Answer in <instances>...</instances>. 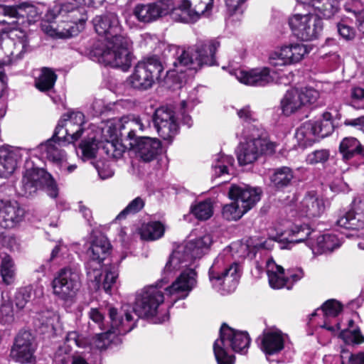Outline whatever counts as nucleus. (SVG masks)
Listing matches in <instances>:
<instances>
[{
    "mask_svg": "<svg viewBox=\"0 0 364 364\" xmlns=\"http://www.w3.org/2000/svg\"><path fill=\"white\" fill-rule=\"evenodd\" d=\"M341 364H364V351L358 353H350L343 350L341 353Z\"/></svg>",
    "mask_w": 364,
    "mask_h": 364,
    "instance_id": "obj_61",
    "label": "nucleus"
},
{
    "mask_svg": "<svg viewBox=\"0 0 364 364\" xmlns=\"http://www.w3.org/2000/svg\"><path fill=\"white\" fill-rule=\"evenodd\" d=\"M230 73L241 83L250 86H265L273 81L268 68H258L250 70L235 69Z\"/></svg>",
    "mask_w": 364,
    "mask_h": 364,
    "instance_id": "obj_24",
    "label": "nucleus"
},
{
    "mask_svg": "<svg viewBox=\"0 0 364 364\" xmlns=\"http://www.w3.org/2000/svg\"><path fill=\"white\" fill-rule=\"evenodd\" d=\"M294 178L292 170L287 166L276 168L270 177L272 183L277 188L289 186Z\"/></svg>",
    "mask_w": 364,
    "mask_h": 364,
    "instance_id": "obj_47",
    "label": "nucleus"
},
{
    "mask_svg": "<svg viewBox=\"0 0 364 364\" xmlns=\"http://www.w3.org/2000/svg\"><path fill=\"white\" fill-rule=\"evenodd\" d=\"M31 297V289L29 287L20 289L15 294L14 302L16 306L23 309Z\"/></svg>",
    "mask_w": 364,
    "mask_h": 364,
    "instance_id": "obj_60",
    "label": "nucleus"
},
{
    "mask_svg": "<svg viewBox=\"0 0 364 364\" xmlns=\"http://www.w3.org/2000/svg\"><path fill=\"white\" fill-rule=\"evenodd\" d=\"M53 294L60 299H73L80 288L78 274L70 268L61 269L52 282Z\"/></svg>",
    "mask_w": 364,
    "mask_h": 364,
    "instance_id": "obj_15",
    "label": "nucleus"
},
{
    "mask_svg": "<svg viewBox=\"0 0 364 364\" xmlns=\"http://www.w3.org/2000/svg\"><path fill=\"white\" fill-rule=\"evenodd\" d=\"M196 284V272L193 269H186L166 290L170 295H176L178 299H185Z\"/></svg>",
    "mask_w": 364,
    "mask_h": 364,
    "instance_id": "obj_27",
    "label": "nucleus"
},
{
    "mask_svg": "<svg viewBox=\"0 0 364 364\" xmlns=\"http://www.w3.org/2000/svg\"><path fill=\"white\" fill-rule=\"evenodd\" d=\"M186 4V3L184 0L177 8H174L173 4V9L170 11L169 14H171V18L174 21L188 23L196 21L200 17L196 14H194V11L190 6Z\"/></svg>",
    "mask_w": 364,
    "mask_h": 364,
    "instance_id": "obj_45",
    "label": "nucleus"
},
{
    "mask_svg": "<svg viewBox=\"0 0 364 364\" xmlns=\"http://www.w3.org/2000/svg\"><path fill=\"white\" fill-rule=\"evenodd\" d=\"M237 113L239 118L243 120L242 127L239 129L237 132H243L249 125L251 127H262L258 123H252L255 122V118L254 113L250 110L249 106L238 109Z\"/></svg>",
    "mask_w": 364,
    "mask_h": 364,
    "instance_id": "obj_55",
    "label": "nucleus"
},
{
    "mask_svg": "<svg viewBox=\"0 0 364 364\" xmlns=\"http://www.w3.org/2000/svg\"><path fill=\"white\" fill-rule=\"evenodd\" d=\"M0 187V193L3 191ZM25 210L16 200L4 198L0 195V226L12 228L24 218Z\"/></svg>",
    "mask_w": 364,
    "mask_h": 364,
    "instance_id": "obj_20",
    "label": "nucleus"
},
{
    "mask_svg": "<svg viewBox=\"0 0 364 364\" xmlns=\"http://www.w3.org/2000/svg\"><path fill=\"white\" fill-rule=\"evenodd\" d=\"M266 272L268 276L269 284L272 289H279L283 287L291 289L288 284V278L284 268L275 263L272 259H267L265 262Z\"/></svg>",
    "mask_w": 364,
    "mask_h": 364,
    "instance_id": "obj_34",
    "label": "nucleus"
},
{
    "mask_svg": "<svg viewBox=\"0 0 364 364\" xmlns=\"http://www.w3.org/2000/svg\"><path fill=\"white\" fill-rule=\"evenodd\" d=\"M97 148V141L95 137H90L82 140L79 146L82 159L87 160L94 158Z\"/></svg>",
    "mask_w": 364,
    "mask_h": 364,
    "instance_id": "obj_52",
    "label": "nucleus"
},
{
    "mask_svg": "<svg viewBox=\"0 0 364 364\" xmlns=\"http://www.w3.org/2000/svg\"><path fill=\"white\" fill-rule=\"evenodd\" d=\"M30 50L28 38L22 30L0 33V68L21 59Z\"/></svg>",
    "mask_w": 364,
    "mask_h": 364,
    "instance_id": "obj_8",
    "label": "nucleus"
},
{
    "mask_svg": "<svg viewBox=\"0 0 364 364\" xmlns=\"http://www.w3.org/2000/svg\"><path fill=\"white\" fill-rule=\"evenodd\" d=\"M164 67L156 56L139 62L129 77V83L135 89L145 90L161 80Z\"/></svg>",
    "mask_w": 364,
    "mask_h": 364,
    "instance_id": "obj_9",
    "label": "nucleus"
},
{
    "mask_svg": "<svg viewBox=\"0 0 364 364\" xmlns=\"http://www.w3.org/2000/svg\"><path fill=\"white\" fill-rule=\"evenodd\" d=\"M341 240L333 234L313 235L306 242L314 255L331 252L341 246Z\"/></svg>",
    "mask_w": 364,
    "mask_h": 364,
    "instance_id": "obj_31",
    "label": "nucleus"
},
{
    "mask_svg": "<svg viewBox=\"0 0 364 364\" xmlns=\"http://www.w3.org/2000/svg\"><path fill=\"white\" fill-rule=\"evenodd\" d=\"M349 105L355 109H364V89L360 87H354L350 89Z\"/></svg>",
    "mask_w": 364,
    "mask_h": 364,
    "instance_id": "obj_58",
    "label": "nucleus"
},
{
    "mask_svg": "<svg viewBox=\"0 0 364 364\" xmlns=\"http://www.w3.org/2000/svg\"><path fill=\"white\" fill-rule=\"evenodd\" d=\"M57 75L54 71L48 68H43L36 79V87L41 92L50 91L54 87Z\"/></svg>",
    "mask_w": 364,
    "mask_h": 364,
    "instance_id": "obj_44",
    "label": "nucleus"
},
{
    "mask_svg": "<svg viewBox=\"0 0 364 364\" xmlns=\"http://www.w3.org/2000/svg\"><path fill=\"white\" fill-rule=\"evenodd\" d=\"M236 250L240 257L255 255V247L247 243L232 244L224 249L215 259L209 269V280L213 288L224 293L233 291L239 282L241 269L237 263L232 262V250Z\"/></svg>",
    "mask_w": 364,
    "mask_h": 364,
    "instance_id": "obj_3",
    "label": "nucleus"
},
{
    "mask_svg": "<svg viewBox=\"0 0 364 364\" xmlns=\"http://www.w3.org/2000/svg\"><path fill=\"white\" fill-rule=\"evenodd\" d=\"M188 5L193 9L194 14L200 16L205 12L212 9L213 0H184Z\"/></svg>",
    "mask_w": 364,
    "mask_h": 364,
    "instance_id": "obj_54",
    "label": "nucleus"
},
{
    "mask_svg": "<svg viewBox=\"0 0 364 364\" xmlns=\"http://www.w3.org/2000/svg\"><path fill=\"white\" fill-rule=\"evenodd\" d=\"M338 31L341 36H342L346 40H351L355 36L354 29L343 23H339L338 24Z\"/></svg>",
    "mask_w": 364,
    "mask_h": 364,
    "instance_id": "obj_64",
    "label": "nucleus"
},
{
    "mask_svg": "<svg viewBox=\"0 0 364 364\" xmlns=\"http://www.w3.org/2000/svg\"><path fill=\"white\" fill-rule=\"evenodd\" d=\"M339 151L343 159L350 160L355 156L364 159V146L355 137H346L340 143Z\"/></svg>",
    "mask_w": 364,
    "mask_h": 364,
    "instance_id": "obj_38",
    "label": "nucleus"
},
{
    "mask_svg": "<svg viewBox=\"0 0 364 364\" xmlns=\"http://www.w3.org/2000/svg\"><path fill=\"white\" fill-rule=\"evenodd\" d=\"M247 213L237 200H233L230 204L224 205L223 208V217L227 220H237Z\"/></svg>",
    "mask_w": 364,
    "mask_h": 364,
    "instance_id": "obj_50",
    "label": "nucleus"
},
{
    "mask_svg": "<svg viewBox=\"0 0 364 364\" xmlns=\"http://www.w3.org/2000/svg\"><path fill=\"white\" fill-rule=\"evenodd\" d=\"M42 11L29 1H26L17 6L0 4V16L16 18L18 21L27 19L28 23L36 22L40 18Z\"/></svg>",
    "mask_w": 364,
    "mask_h": 364,
    "instance_id": "obj_23",
    "label": "nucleus"
},
{
    "mask_svg": "<svg viewBox=\"0 0 364 364\" xmlns=\"http://www.w3.org/2000/svg\"><path fill=\"white\" fill-rule=\"evenodd\" d=\"M192 213L198 220H205L213 214V205L211 200L208 199L198 202L191 208Z\"/></svg>",
    "mask_w": 364,
    "mask_h": 364,
    "instance_id": "obj_49",
    "label": "nucleus"
},
{
    "mask_svg": "<svg viewBox=\"0 0 364 364\" xmlns=\"http://www.w3.org/2000/svg\"><path fill=\"white\" fill-rule=\"evenodd\" d=\"M31 149L18 147H0V177L7 178L16 170L20 159L25 158V171L18 188V194L29 197L39 189H44L53 198L58 195V188L53 176L45 169L34 166L28 159Z\"/></svg>",
    "mask_w": 364,
    "mask_h": 364,
    "instance_id": "obj_1",
    "label": "nucleus"
},
{
    "mask_svg": "<svg viewBox=\"0 0 364 364\" xmlns=\"http://www.w3.org/2000/svg\"><path fill=\"white\" fill-rule=\"evenodd\" d=\"M36 348L37 344L32 333L28 331H21L14 338L10 357L21 364L31 363L35 360Z\"/></svg>",
    "mask_w": 364,
    "mask_h": 364,
    "instance_id": "obj_16",
    "label": "nucleus"
},
{
    "mask_svg": "<svg viewBox=\"0 0 364 364\" xmlns=\"http://www.w3.org/2000/svg\"><path fill=\"white\" fill-rule=\"evenodd\" d=\"M258 341L262 352L266 355H274L283 350L285 336L278 329L270 328L262 332Z\"/></svg>",
    "mask_w": 364,
    "mask_h": 364,
    "instance_id": "obj_26",
    "label": "nucleus"
},
{
    "mask_svg": "<svg viewBox=\"0 0 364 364\" xmlns=\"http://www.w3.org/2000/svg\"><path fill=\"white\" fill-rule=\"evenodd\" d=\"M193 259L186 252V248L182 245L178 246L171 255L167 261L164 274L166 275L171 274L183 268L191 265Z\"/></svg>",
    "mask_w": 364,
    "mask_h": 364,
    "instance_id": "obj_33",
    "label": "nucleus"
},
{
    "mask_svg": "<svg viewBox=\"0 0 364 364\" xmlns=\"http://www.w3.org/2000/svg\"><path fill=\"white\" fill-rule=\"evenodd\" d=\"M291 232L292 237L290 242L295 243L304 242L306 240L308 241L310 239L309 237L315 233V232L311 230L307 225L295 226L291 229Z\"/></svg>",
    "mask_w": 364,
    "mask_h": 364,
    "instance_id": "obj_56",
    "label": "nucleus"
},
{
    "mask_svg": "<svg viewBox=\"0 0 364 364\" xmlns=\"http://www.w3.org/2000/svg\"><path fill=\"white\" fill-rule=\"evenodd\" d=\"M93 24L97 34L105 37V43L94 48V55L100 62L127 71L132 61V41L123 33L117 16L114 13L97 16Z\"/></svg>",
    "mask_w": 364,
    "mask_h": 364,
    "instance_id": "obj_2",
    "label": "nucleus"
},
{
    "mask_svg": "<svg viewBox=\"0 0 364 364\" xmlns=\"http://www.w3.org/2000/svg\"><path fill=\"white\" fill-rule=\"evenodd\" d=\"M310 4L316 12L317 16L330 18L338 11L340 0H301Z\"/></svg>",
    "mask_w": 364,
    "mask_h": 364,
    "instance_id": "obj_37",
    "label": "nucleus"
},
{
    "mask_svg": "<svg viewBox=\"0 0 364 364\" xmlns=\"http://www.w3.org/2000/svg\"><path fill=\"white\" fill-rule=\"evenodd\" d=\"M129 145L134 149L138 156L145 162L154 160L159 154L161 144L155 138L141 137L130 142Z\"/></svg>",
    "mask_w": 364,
    "mask_h": 364,
    "instance_id": "obj_30",
    "label": "nucleus"
},
{
    "mask_svg": "<svg viewBox=\"0 0 364 364\" xmlns=\"http://www.w3.org/2000/svg\"><path fill=\"white\" fill-rule=\"evenodd\" d=\"M333 116L329 112L322 114L317 121L302 124L296 132V138L302 146H311L320 139L329 136L334 130Z\"/></svg>",
    "mask_w": 364,
    "mask_h": 364,
    "instance_id": "obj_10",
    "label": "nucleus"
},
{
    "mask_svg": "<svg viewBox=\"0 0 364 364\" xmlns=\"http://www.w3.org/2000/svg\"><path fill=\"white\" fill-rule=\"evenodd\" d=\"M103 149L109 157L118 159L123 156L125 147L119 141L106 139Z\"/></svg>",
    "mask_w": 364,
    "mask_h": 364,
    "instance_id": "obj_53",
    "label": "nucleus"
},
{
    "mask_svg": "<svg viewBox=\"0 0 364 364\" xmlns=\"http://www.w3.org/2000/svg\"><path fill=\"white\" fill-rule=\"evenodd\" d=\"M16 268L13 258L4 254L1 257L0 274L3 282L7 285L11 284L15 279Z\"/></svg>",
    "mask_w": 364,
    "mask_h": 364,
    "instance_id": "obj_42",
    "label": "nucleus"
},
{
    "mask_svg": "<svg viewBox=\"0 0 364 364\" xmlns=\"http://www.w3.org/2000/svg\"><path fill=\"white\" fill-rule=\"evenodd\" d=\"M289 25L293 35L303 41L316 39L323 29L321 20L314 14H295L289 18Z\"/></svg>",
    "mask_w": 364,
    "mask_h": 364,
    "instance_id": "obj_12",
    "label": "nucleus"
},
{
    "mask_svg": "<svg viewBox=\"0 0 364 364\" xmlns=\"http://www.w3.org/2000/svg\"><path fill=\"white\" fill-rule=\"evenodd\" d=\"M236 136L243 139L237 148L236 154L240 165L253 164L263 155H271L275 151L277 144L267 138L262 127L247 126L243 132H237Z\"/></svg>",
    "mask_w": 364,
    "mask_h": 364,
    "instance_id": "obj_5",
    "label": "nucleus"
},
{
    "mask_svg": "<svg viewBox=\"0 0 364 364\" xmlns=\"http://www.w3.org/2000/svg\"><path fill=\"white\" fill-rule=\"evenodd\" d=\"M154 122L161 137L164 140H171L177 134L178 124L174 112L166 107L157 109L154 114Z\"/></svg>",
    "mask_w": 364,
    "mask_h": 364,
    "instance_id": "obj_21",
    "label": "nucleus"
},
{
    "mask_svg": "<svg viewBox=\"0 0 364 364\" xmlns=\"http://www.w3.org/2000/svg\"><path fill=\"white\" fill-rule=\"evenodd\" d=\"M164 225L157 221L144 223L140 228V235L142 240H156L161 238L164 234Z\"/></svg>",
    "mask_w": 364,
    "mask_h": 364,
    "instance_id": "obj_43",
    "label": "nucleus"
},
{
    "mask_svg": "<svg viewBox=\"0 0 364 364\" xmlns=\"http://www.w3.org/2000/svg\"><path fill=\"white\" fill-rule=\"evenodd\" d=\"M336 223L345 229L360 230L364 228V214L350 210L340 217Z\"/></svg>",
    "mask_w": 364,
    "mask_h": 364,
    "instance_id": "obj_41",
    "label": "nucleus"
},
{
    "mask_svg": "<svg viewBox=\"0 0 364 364\" xmlns=\"http://www.w3.org/2000/svg\"><path fill=\"white\" fill-rule=\"evenodd\" d=\"M59 325V316L52 311H45L38 314L36 326L42 333H53Z\"/></svg>",
    "mask_w": 364,
    "mask_h": 364,
    "instance_id": "obj_39",
    "label": "nucleus"
},
{
    "mask_svg": "<svg viewBox=\"0 0 364 364\" xmlns=\"http://www.w3.org/2000/svg\"><path fill=\"white\" fill-rule=\"evenodd\" d=\"M109 248L107 239L100 235L95 238L87 250L90 259L86 264L87 276L95 289H98L100 285L101 262L106 257Z\"/></svg>",
    "mask_w": 364,
    "mask_h": 364,
    "instance_id": "obj_13",
    "label": "nucleus"
},
{
    "mask_svg": "<svg viewBox=\"0 0 364 364\" xmlns=\"http://www.w3.org/2000/svg\"><path fill=\"white\" fill-rule=\"evenodd\" d=\"M104 0H69L68 3L62 5H56L53 9V12H58L59 15L64 16L66 14L71 13V18L73 23L85 22L87 18L83 15L77 16L78 14L85 12V9L82 6H94L100 5Z\"/></svg>",
    "mask_w": 364,
    "mask_h": 364,
    "instance_id": "obj_29",
    "label": "nucleus"
},
{
    "mask_svg": "<svg viewBox=\"0 0 364 364\" xmlns=\"http://www.w3.org/2000/svg\"><path fill=\"white\" fill-rule=\"evenodd\" d=\"M329 156L330 153L327 149L316 150L307 155L306 161L311 165L323 164L328 161Z\"/></svg>",
    "mask_w": 364,
    "mask_h": 364,
    "instance_id": "obj_62",
    "label": "nucleus"
},
{
    "mask_svg": "<svg viewBox=\"0 0 364 364\" xmlns=\"http://www.w3.org/2000/svg\"><path fill=\"white\" fill-rule=\"evenodd\" d=\"M250 343V338L247 332L237 331L227 324H223L220 338L213 344V352L218 363L234 364L235 358L230 355V348L235 352L245 353Z\"/></svg>",
    "mask_w": 364,
    "mask_h": 364,
    "instance_id": "obj_7",
    "label": "nucleus"
},
{
    "mask_svg": "<svg viewBox=\"0 0 364 364\" xmlns=\"http://www.w3.org/2000/svg\"><path fill=\"white\" fill-rule=\"evenodd\" d=\"M341 338L345 343L359 344L364 342V336L358 328L354 330H344L340 333Z\"/></svg>",
    "mask_w": 364,
    "mask_h": 364,
    "instance_id": "obj_59",
    "label": "nucleus"
},
{
    "mask_svg": "<svg viewBox=\"0 0 364 364\" xmlns=\"http://www.w3.org/2000/svg\"><path fill=\"white\" fill-rule=\"evenodd\" d=\"M318 97V92L313 88L289 90L281 100L282 112L286 115H290L304 107L314 105L316 102Z\"/></svg>",
    "mask_w": 364,
    "mask_h": 364,
    "instance_id": "obj_14",
    "label": "nucleus"
},
{
    "mask_svg": "<svg viewBox=\"0 0 364 364\" xmlns=\"http://www.w3.org/2000/svg\"><path fill=\"white\" fill-rule=\"evenodd\" d=\"M88 316L90 320L98 326L100 329L105 330L104 313L101 309H91L88 313Z\"/></svg>",
    "mask_w": 364,
    "mask_h": 364,
    "instance_id": "obj_63",
    "label": "nucleus"
},
{
    "mask_svg": "<svg viewBox=\"0 0 364 364\" xmlns=\"http://www.w3.org/2000/svg\"><path fill=\"white\" fill-rule=\"evenodd\" d=\"M118 276V267L116 265H109L105 268L104 274L101 272L100 285L98 289H95L94 284L91 282H90L95 290H98L102 287L107 294H111L112 290L116 288Z\"/></svg>",
    "mask_w": 364,
    "mask_h": 364,
    "instance_id": "obj_40",
    "label": "nucleus"
},
{
    "mask_svg": "<svg viewBox=\"0 0 364 364\" xmlns=\"http://www.w3.org/2000/svg\"><path fill=\"white\" fill-rule=\"evenodd\" d=\"M220 47L217 40L198 43L187 49L177 48L173 65L176 72L183 73L186 69L197 70L203 65H215V53Z\"/></svg>",
    "mask_w": 364,
    "mask_h": 364,
    "instance_id": "obj_6",
    "label": "nucleus"
},
{
    "mask_svg": "<svg viewBox=\"0 0 364 364\" xmlns=\"http://www.w3.org/2000/svg\"><path fill=\"white\" fill-rule=\"evenodd\" d=\"M115 130L119 129L121 136H127L129 139H134L138 131L144 129V124L139 117L127 115L122 117L115 124Z\"/></svg>",
    "mask_w": 364,
    "mask_h": 364,
    "instance_id": "obj_35",
    "label": "nucleus"
},
{
    "mask_svg": "<svg viewBox=\"0 0 364 364\" xmlns=\"http://www.w3.org/2000/svg\"><path fill=\"white\" fill-rule=\"evenodd\" d=\"M234 158L229 155L220 153L215 156L212 168L216 177L228 173V167L234 164Z\"/></svg>",
    "mask_w": 364,
    "mask_h": 364,
    "instance_id": "obj_48",
    "label": "nucleus"
},
{
    "mask_svg": "<svg viewBox=\"0 0 364 364\" xmlns=\"http://www.w3.org/2000/svg\"><path fill=\"white\" fill-rule=\"evenodd\" d=\"M324 200L316 192H308L297 206L299 213L308 218H318L325 211Z\"/></svg>",
    "mask_w": 364,
    "mask_h": 364,
    "instance_id": "obj_28",
    "label": "nucleus"
},
{
    "mask_svg": "<svg viewBox=\"0 0 364 364\" xmlns=\"http://www.w3.org/2000/svg\"><path fill=\"white\" fill-rule=\"evenodd\" d=\"M342 311L341 304L335 299H329L326 301L320 309H317L311 315L310 319L317 315L322 314L324 321L323 323H318L320 327L326 328L331 332H336L340 329V323H338L335 326H330V318L336 317Z\"/></svg>",
    "mask_w": 364,
    "mask_h": 364,
    "instance_id": "obj_32",
    "label": "nucleus"
},
{
    "mask_svg": "<svg viewBox=\"0 0 364 364\" xmlns=\"http://www.w3.org/2000/svg\"><path fill=\"white\" fill-rule=\"evenodd\" d=\"M213 236L210 233L203 235L194 240H191L182 246L193 259L200 258L209 250L213 244Z\"/></svg>",
    "mask_w": 364,
    "mask_h": 364,
    "instance_id": "obj_36",
    "label": "nucleus"
},
{
    "mask_svg": "<svg viewBox=\"0 0 364 364\" xmlns=\"http://www.w3.org/2000/svg\"><path fill=\"white\" fill-rule=\"evenodd\" d=\"M172 9L171 0H159L154 3L139 4L133 9L132 14L139 21L150 23L168 14Z\"/></svg>",
    "mask_w": 364,
    "mask_h": 364,
    "instance_id": "obj_18",
    "label": "nucleus"
},
{
    "mask_svg": "<svg viewBox=\"0 0 364 364\" xmlns=\"http://www.w3.org/2000/svg\"><path fill=\"white\" fill-rule=\"evenodd\" d=\"M43 29L48 35L53 38H66L75 34V28L69 22L63 23L55 27L53 25H44Z\"/></svg>",
    "mask_w": 364,
    "mask_h": 364,
    "instance_id": "obj_46",
    "label": "nucleus"
},
{
    "mask_svg": "<svg viewBox=\"0 0 364 364\" xmlns=\"http://www.w3.org/2000/svg\"><path fill=\"white\" fill-rule=\"evenodd\" d=\"M145 202L141 197H136L132 200L127 207L117 216V220L124 218L128 215L135 214L139 212L144 206Z\"/></svg>",
    "mask_w": 364,
    "mask_h": 364,
    "instance_id": "obj_57",
    "label": "nucleus"
},
{
    "mask_svg": "<svg viewBox=\"0 0 364 364\" xmlns=\"http://www.w3.org/2000/svg\"><path fill=\"white\" fill-rule=\"evenodd\" d=\"M262 190L259 188H253L247 185H232L229 190V196L233 200H237L240 205L250 210L261 198Z\"/></svg>",
    "mask_w": 364,
    "mask_h": 364,
    "instance_id": "obj_25",
    "label": "nucleus"
},
{
    "mask_svg": "<svg viewBox=\"0 0 364 364\" xmlns=\"http://www.w3.org/2000/svg\"><path fill=\"white\" fill-rule=\"evenodd\" d=\"M85 123V116L80 112H73L65 115L55 129V136L65 139L68 143L77 140L84 131L82 125Z\"/></svg>",
    "mask_w": 364,
    "mask_h": 364,
    "instance_id": "obj_17",
    "label": "nucleus"
},
{
    "mask_svg": "<svg viewBox=\"0 0 364 364\" xmlns=\"http://www.w3.org/2000/svg\"><path fill=\"white\" fill-rule=\"evenodd\" d=\"M111 320L110 327L104 333L96 334L92 338L80 335L76 331L68 333L65 342L69 347L76 346L79 348L89 346L91 350H103L107 349L115 341L118 336L124 335L130 332L135 327V319L129 312L124 313L122 316H118L117 311L114 308L109 310Z\"/></svg>",
    "mask_w": 364,
    "mask_h": 364,
    "instance_id": "obj_4",
    "label": "nucleus"
},
{
    "mask_svg": "<svg viewBox=\"0 0 364 364\" xmlns=\"http://www.w3.org/2000/svg\"><path fill=\"white\" fill-rule=\"evenodd\" d=\"M164 301L163 292L156 287H149L137 294L132 311L124 307V313L129 312L139 318H154L158 313L160 306ZM124 318V314L122 315ZM135 319L137 318L132 316Z\"/></svg>",
    "mask_w": 364,
    "mask_h": 364,
    "instance_id": "obj_11",
    "label": "nucleus"
},
{
    "mask_svg": "<svg viewBox=\"0 0 364 364\" xmlns=\"http://www.w3.org/2000/svg\"><path fill=\"white\" fill-rule=\"evenodd\" d=\"M68 144L65 139L55 137L54 134L51 139L41 144L33 151L39 152L42 157L47 159L59 168H63L66 165L67 155L63 148Z\"/></svg>",
    "mask_w": 364,
    "mask_h": 364,
    "instance_id": "obj_22",
    "label": "nucleus"
},
{
    "mask_svg": "<svg viewBox=\"0 0 364 364\" xmlns=\"http://www.w3.org/2000/svg\"><path fill=\"white\" fill-rule=\"evenodd\" d=\"M2 303L0 306V323L4 325H11L15 321L11 301L5 299L4 293L1 294Z\"/></svg>",
    "mask_w": 364,
    "mask_h": 364,
    "instance_id": "obj_51",
    "label": "nucleus"
},
{
    "mask_svg": "<svg viewBox=\"0 0 364 364\" xmlns=\"http://www.w3.org/2000/svg\"><path fill=\"white\" fill-rule=\"evenodd\" d=\"M309 49L301 43H294L281 48L272 52L269 57V62L273 66L287 65L299 62Z\"/></svg>",
    "mask_w": 364,
    "mask_h": 364,
    "instance_id": "obj_19",
    "label": "nucleus"
}]
</instances>
